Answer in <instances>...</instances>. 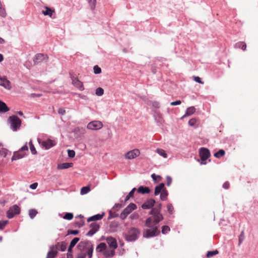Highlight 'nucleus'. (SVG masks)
Returning <instances> with one entry per match:
<instances>
[{
    "mask_svg": "<svg viewBox=\"0 0 258 258\" xmlns=\"http://www.w3.org/2000/svg\"><path fill=\"white\" fill-rule=\"evenodd\" d=\"M149 214L152 216L147 218L145 222V226L148 229H145L143 234V237L146 238L154 237L160 234V231L157 224L163 219L162 214L157 212L154 208L149 212Z\"/></svg>",
    "mask_w": 258,
    "mask_h": 258,
    "instance_id": "obj_1",
    "label": "nucleus"
},
{
    "mask_svg": "<svg viewBox=\"0 0 258 258\" xmlns=\"http://www.w3.org/2000/svg\"><path fill=\"white\" fill-rule=\"evenodd\" d=\"M140 234V230L134 227L128 228L126 232L123 233L124 238L127 242L136 241L139 238Z\"/></svg>",
    "mask_w": 258,
    "mask_h": 258,
    "instance_id": "obj_2",
    "label": "nucleus"
},
{
    "mask_svg": "<svg viewBox=\"0 0 258 258\" xmlns=\"http://www.w3.org/2000/svg\"><path fill=\"white\" fill-rule=\"evenodd\" d=\"M10 125V128L13 132H16L19 130L21 125V120L16 115L10 116L8 120Z\"/></svg>",
    "mask_w": 258,
    "mask_h": 258,
    "instance_id": "obj_3",
    "label": "nucleus"
},
{
    "mask_svg": "<svg viewBox=\"0 0 258 258\" xmlns=\"http://www.w3.org/2000/svg\"><path fill=\"white\" fill-rule=\"evenodd\" d=\"M28 150V147L26 142L18 151L14 152L11 159L12 161L17 160L25 157L28 155L26 153Z\"/></svg>",
    "mask_w": 258,
    "mask_h": 258,
    "instance_id": "obj_4",
    "label": "nucleus"
},
{
    "mask_svg": "<svg viewBox=\"0 0 258 258\" xmlns=\"http://www.w3.org/2000/svg\"><path fill=\"white\" fill-rule=\"evenodd\" d=\"M199 155L200 159H198V161L200 162L201 165H206L207 163L206 160L210 157L211 153L208 149L202 147L200 149Z\"/></svg>",
    "mask_w": 258,
    "mask_h": 258,
    "instance_id": "obj_5",
    "label": "nucleus"
},
{
    "mask_svg": "<svg viewBox=\"0 0 258 258\" xmlns=\"http://www.w3.org/2000/svg\"><path fill=\"white\" fill-rule=\"evenodd\" d=\"M137 208L136 205L134 203H130L121 213L119 217L124 220L126 219L127 216L134 210Z\"/></svg>",
    "mask_w": 258,
    "mask_h": 258,
    "instance_id": "obj_6",
    "label": "nucleus"
},
{
    "mask_svg": "<svg viewBox=\"0 0 258 258\" xmlns=\"http://www.w3.org/2000/svg\"><path fill=\"white\" fill-rule=\"evenodd\" d=\"M37 140L39 144L42 146V148L45 150H48L56 144V142L54 140L49 139L42 141H41L40 139H38Z\"/></svg>",
    "mask_w": 258,
    "mask_h": 258,
    "instance_id": "obj_7",
    "label": "nucleus"
},
{
    "mask_svg": "<svg viewBox=\"0 0 258 258\" xmlns=\"http://www.w3.org/2000/svg\"><path fill=\"white\" fill-rule=\"evenodd\" d=\"M59 245V242H57L54 245H51L49 247V250L47 252V256L46 258H54L57 254L58 246Z\"/></svg>",
    "mask_w": 258,
    "mask_h": 258,
    "instance_id": "obj_8",
    "label": "nucleus"
},
{
    "mask_svg": "<svg viewBox=\"0 0 258 258\" xmlns=\"http://www.w3.org/2000/svg\"><path fill=\"white\" fill-rule=\"evenodd\" d=\"M102 127V123L97 120L90 122L87 126V128L91 130H98L101 129Z\"/></svg>",
    "mask_w": 258,
    "mask_h": 258,
    "instance_id": "obj_9",
    "label": "nucleus"
},
{
    "mask_svg": "<svg viewBox=\"0 0 258 258\" xmlns=\"http://www.w3.org/2000/svg\"><path fill=\"white\" fill-rule=\"evenodd\" d=\"M140 155V151L139 149H133L125 154V158L127 159H133Z\"/></svg>",
    "mask_w": 258,
    "mask_h": 258,
    "instance_id": "obj_10",
    "label": "nucleus"
},
{
    "mask_svg": "<svg viewBox=\"0 0 258 258\" xmlns=\"http://www.w3.org/2000/svg\"><path fill=\"white\" fill-rule=\"evenodd\" d=\"M73 85L77 88L80 91H83L85 89L83 83L80 81L77 78L70 75Z\"/></svg>",
    "mask_w": 258,
    "mask_h": 258,
    "instance_id": "obj_11",
    "label": "nucleus"
},
{
    "mask_svg": "<svg viewBox=\"0 0 258 258\" xmlns=\"http://www.w3.org/2000/svg\"><path fill=\"white\" fill-rule=\"evenodd\" d=\"M106 241L110 248L115 250L117 248L118 245L116 239L112 236H108L106 238Z\"/></svg>",
    "mask_w": 258,
    "mask_h": 258,
    "instance_id": "obj_12",
    "label": "nucleus"
},
{
    "mask_svg": "<svg viewBox=\"0 0 258 258\" xmlns=\"http://www.w3.org/2000/svg\"><path fill=\"white\" fill-rule=\"evenodd\" d=\"M155 203L156 202L155 200L153 199H149L142 205L141 207L143 209H150L154 206Z\"/></svg>",
    "mask_w": 258,
    "mask_h": 258,
    "instance_id": "obj_13",
    "label": "nucleus"
},
{
    "mask_svg": "<svg viewBox=\"0 0 258 258\" xmlns=\"http://www.w3.org/2000/svg\"><path fill=\"white\" fill-rule=\"evenodd\" d=\"M104 216V213L103 212L102 214H97L94 215L90 217L87 219V222H90L91 221H96L97 220H100L102 219L103 216Z\"/></svg>",
    "mask_w": 258,
    "mask_h": 258,
    "instance_id": "obj_14",
    "label": "nucleus"
},
{
    "mask_svg": "<svg viewBox=\"0 0 258 258\" xmlns=\"http://www.w3.org/2000/svg\"><path fill=\"white\" fill-rule=\"evenodd\" d=\"M165 188V184L163 182L159 183L155 187L154 195L157 196Z\"/></svg>",
    "mask_w": 258,
    "mask_h": 258,
    "instance_id": "obj_15",
    "label": "nucleus"
},
{
    "mask_svg": "<svg viewBox=\"0 0 258 258\" xmlns=\"http://www.w3.org/2000/svg\"><path fill=\"white\" fill-rule=\"evenodd\" d=\"M102 254L105 258H111L115 255V251L113 249L109 250L106 248Z\"/></svg>",
    "mask_w": 258,
    "mask_h": 258,
    "instance_id": "obj_16",
    "label": "nucleus"
},
{
    "mask_svg": "<svg viewBox=\"0 0 258 258\" xmlns=\"http://www.w3.org/2000/svg\"><path fill=\"white\" fill-rule=\"evenodd\" d=\"M150 189L148 186H140L139 187V188L137 189V191L139 193L142 194H149L150 192Z\"/></svg>",
    "mask_w": 258,
    "mask_h": 258,
    "instance_id": "obj_17",
    "label": "nucleus"
},
{
    "mask_svg": "<svg viewBox=\"0 0 258 258\" xmlns=\"http://www.w3.org/2000/svg\"><path fill=\"white\" fill-rule=\"evenodd\" d=\"M195 111H196V108L194 106L189 107L186 109L184 115H183L181 118L182 119L184 117H185V116H190V115H192V114H194Z\"/></svg>",
    "mask_w": 258,
    "mask_h": 258,
    "instance_id": "obj_18",
    "label": "nucleus"
},
{
    "mask_svg": "<svg viewBox=\"0 0 258 258\" xmlns=\"http://www.w3.org/2000/svg\"><path fill=\"white\" fill-rule=\"evenodd\" d=\"M107 248V245L104 242L100 243L96 248L97 252L103 253L105 249Z\"/></svg>",
    "mask_w": 258,
    "mask_h": 258,
    "instance_id": "obj_19",
    "label": "nucleus"
},
{
    "mask_svg": "<svg viewBox=\"0 0 258 258\" xmlns=\"http://www.w3.org/2000/svg\"><path fill=\"white\" fill-rule=\"evenodd\" d=\"M45 58V55L42 53H38L35 55L34 59L35 64H37L43 61Z\"/></svg>",
    "mask_w": 258,
    "mask_h": 258,
    "instance_id": "obj_20",
    "label": "nucleus"
},
{
    "mask_svg": "<svg viewBox=\"0 0 258 258\" xmlns=\"http://www.w3.org/2000/svg\"><path fill=\"white\" fill-rule=\"evenodd\" d=\"M10 108L8 107L7 104L0 100V113H6L9 111Z\"/></svg>",
    "mask_w": 258,
    "mask_h": 258,
    "instance_id": "obj_21",
    "label": "nucleus"
},
{
    "mask_svg": "<svg viewBox=\"0 0 258 258\" xmlns=\"http://www.w3.org/2000/svg\"><path fill=\"white\" fill-rule=\"evenodd\" d=\"M80 240V238L78 237L74 238L71 241L70 245L68 247V252H71L72 248L76 245L77 242Z\"/></svg>",
    "mask_w": 258,
    "mask_h": 258,
    "instance_id": "obj_22",
    "label": "nucleus"
},
{
    "mask_svg": "<svg viewBox=\"0 0 258 258\" xmlns=\"http://www.w3.org/2000/svg\"><path fill=\"white\" fill-rule=\"evenodd\" d=\"M118 227V222L116 221H112L109 225V230L111 232L116 231L117 228Z\"/></svg>",
    "mask_w": 258,
    "mask_h": 258,
    "instance_id": "obj_23",
    "label": "nucleus"
},
{
    "mask_svg": "<svg viewBox=\"0 0 258 258\" xmlns=\"http://www.w3.org/2000/svg\"><path fill=\"white\" fill-rule=\"evenodd\" d=\"M73 166L72 163H63L61 164H59L57 165V168L58 169H68L70 167H71Z\"/></svg>",
    "mask_w": 258,
    "mask_h": 258,
    "instance_id": "obj_24",
    "label": "nucleus"
},
{
    "mask_svg": "<svg viewBox=\"0 0 258 258\" xmlns=\"http://www.w3.org/2000/svg\"><path fill=\"white\" fill-rule=\"evenodd\" d=\"M54 12V10L49 7H46L45 10L42 11V14L44 16H49L50 17H51Z\"/></svg>",
    "mask_w": 258,
    "mask_h": 258,
    "instance_id": "obj_25",
    "label": "nucleus"
},
{
    "mask_svg": "<svg viewBox=\"0 0 258 258\" xmlns=\"http://www.w3.org/2000/svg\"><path fill=\"white\" fill-rule=\"evenodd\" d=\"M160 198L162 201H166L167 199L168 192L167 190L165 188L163 190L160 194Z\"/></svg>",
    "mask_w": 258,
    "mask_h": 258,
    "instance_id": "obj_26",
    "label": "nucleus"
},
{
    "mask_svg": "<svg viewBox=\"0 0 258 258\" xmlns=\"http://www.w3.org/2000/svg\"><path fill=\"white\" fill-rule=\"evenodd\" d=\"M10 209L15 215H18L20 213V212H21L20 208L17 205H13Z\"/></svg>",
    "mask_w": 258,
    "mask_h": 258,
    "instance_id": "obj_27",
    "label": "nucleus"
},
{
    "mask_svg": "<svg viewBox=\"0 0 258 258\" xmlns=\"http://www.w3.org/2000/svg\"><path fill=\"white\" fill-rule=\"evenodd\" d=\"M90 245H93L91 243V242L89 240H85L84 241L80 242L78 246H82L83 248L87 247H90Z\"/></svg>",
    "mask_w": 258,
    "mask_h": 258,
    "instance_id": "obj_28",
    "label": "nucleus"
},
{
    "mask_svg": "<svg viewBox=\"0 0 258 258\" xmlns=\"http://www.w3.org/2000/svg\"><path fill=\"white\" fill-rule=\"evenodd\" d=\"M93 252V245H90V247H87L86 253L88 258H92Z\"/></svg>",
    "mask_w": 258,
    "mask_h": 258,
    "instance_id": "obj_29",
    "label": "nucleus"
},
{
    "mask_svg": "<svg viewBox=\"0 0 258 258\" xmlns=\"http://www.w3.org/2000/svg\"><path fill=\"white\" fill-rule=\"evenodd\" d=\"M235 47L237 48H241V49L245 50L246 48V45L243 42H239L235 44Z\"/></svg>",
    "mask_w": 258,
    "mask_h": 258,
    "instance_id": "obj_30",
    "label": "nucleus"
},
{
    "mask_svg": "<svg viewBox=\"0 0 258 258\" xmlns=\"http://www.w3.org/2000/svg\"><path fill=\"white\" fill-rule=\"evenodd\" d=\"M225 154V151L223 149H220L218 152L215 153L214 156L217 158H220L223 156Z\"/></svg>",
    "mask_w": 258,
    "mask_h": 258,
    "instance_id": "obj_31",
    "label": "nucleus"
},
{
    "mask_svg": "<svg viewBox=\"0 0 258 258\" xmlns=\"http://www.w3.org/2000/svg\"><path fill=\"white\" fill-rule=\"evenodd\" d=\"M38 212L36 210L32 209L29 211V216L30 218L33 219L37 214Z\"/></svg>",
    "mask_w": 258,
    "mask_h": 258,
    "instance_id": "obj_32",
    "label": "nucleus"
},
{
    "mask_svg": "<svg viewBox=\"0 0 258 258\" xmlns=\"http://www.w3.org/2000/svg\"><path fill=\"white\" fill-rule=\"evenodd\" d=\"M30 151L33 155L37 154V152L34 147L32 141H30L29 143Z\"/></svg>",
    "mask_w": 258,
    "mask_h": 258,
    "instance_id": "obj_33",
    "label": "nucleus"
},
{
    "mask_svg": "<svg viewBox=\"0 0 258 258\" xmlns=\"http://www.w3.org/2000/svg\"><path fill=\"white\" fill-rule=\"evenodd\" d=\"M90 191V188L88 186H84L81 189L80 194L82 195L87 194Z\"/></svg>",
    "mask_w": 258,
    "mask_h": 258,
    "instance_id": "obj_34",
    "label": "nucleus"
},
{
    "mask_svg": "<svg viewBox=\"0 0 258 258\" xmlns=\"http://www.w3.org/2000/svg\"><path fill=\"white\" fill-rule=\"evenodd\" d=\"M244 239H245L244 232V230H242L241 232V233L239 236V238H238V245L239 246L244 241Z\"/></svg>",
    "mask_w": 258,
    "mask_h": 258,
    "instance_id": "obj_35",
    "label": "nucleus"
},
{
    "mask_svg": "<svg viewBox=\"0 0 258 258\" xmlns=\"http://www.w3.org/2000/svg\"><path fill=\"white\" fill-rule=\"evenodd\" d=\"M170 231V227L167 225H164L162 227L161 232L163 234H166Z\"/></svg>",
    "mask_w": 258,
    "mask_h": 258,
    "instance_id": "obj_36",
    "label": "nucleus"
},
{
    "mask_svg": "<svg viewBox=\"0 0 258 258\" xmlns=\"http://www.w3.org/2000/svg\"><path fill=\"white\" fill-rule=\"evenodd\" d=\"M59 246H60V250L61 251H64L67 249V243L65 241H62L59 242V245L58 246V247Z\"/></svg>",
    "mask_w": 258,
    "mask_h": 258,
    "instance_id": "obj_37",
    "label": "nucleus"
},
{
    "mask_svg": "<svg viewBox=\"0 0 258 258\" xmlns=\"http://www.w3.org/2000/svg\"><path fill=\"white\" fill-rule=\"evenodd\" d=\"M219 253V251L217 250L209 251L206 254V256L207 257H211L216 254H217Z\"/></svg>",
    "mask_w": 258,
    "mask_h": 258,
    "instance_id": "obj_38",
    "label": "nucleus"
},
{
    "mask_svg": "<svg viewBox=\"0 0 258 258\" xmlns=\"http://www.w3.org/2000/svg\"><path fill=\"white\" fill-rule=\"evenodd\" d=\"M6 15L7 13L5 9L3 7L2 3H0V16L4 18Z\"/></svg>",
    "mask_w": 258,
    "mask_h": 258,
    "instance_id": "obj_39",
    "label": "nucleus"
},
{
    "mask_svg": "<svg viewBox=\"0 0 258 258\" xmlns=\"http://www.w3.org/2000/svg\"><path fill=\"white\" fill-rule=\"evenodd\" d=\"M88 3L89 4L91 10H94L96 4V0H88Z\"/></svg>",
    "mask_w": 258,
    "mask_h": 258,
    "instance_id": "obj_40",
    "label": "nucleus"
},
{
    "mask_svg": "<svg viewBox=\"0 0 258 258\" xmlns=\"http://www.w3.org/2000/svg\"><path fill=\"white\" fill-rule=\"evenodd\" d=\"M90 227L91 229L95 230L97 229V231L99 229L100 225L96 222H93L90 225Z\"/></svg>",
    "mask_w": 258,
    "mask_h": 258,
    "instance_id": "obj_41",
    "label": "nucleus"
},
{
    "mask_svg": "<svg viewBox=\"0 0 258 258\" xmlns=\"http://www.w3.org/2000/svg\"><path fill=\"white\" fill-rule=\"evenodd\" d=\"M95 94L98 96H101L104 94V90L101 87H98L96 89Z\"/></svg>",
    "mask_w": 258,
    "mask_h": 258,
    "instance_id": "obj_42",
    "label": "nucleus"
},
{
    "mask_svg": "<svg viewBox=\"0 0 258 258\" xmlns=\"http://www.w3.org/2000/svg\"><path fill=\"white\" fill-rule=\"evenodd\" d=\"M73 214L72 213H66L64 216L63 217V218L64 219L71 220L73 218Z\"/></svg>",
    "mask_w": 258,
    "mask_h": 258,
    "instance_id": "obj_43",
    "label": "nucleus"
},
{
    "mask_svg": "<svg viewBox=\"0 0 258 258\" xmlns=\"http://www.w3.org/2000/svg\"><path fill=\"white\" fill-rule=\"evenodd\" d=\"M119 216V215L115 212H113L111 210L109 212V216L108 219H111L114 218H116Z\"/></svg>",
    "mask_w": 258,
    "mask_h": 258,
    "instance_id": "obj_44",
    "label": "nucleus"
},
{
    "mask_svg": "<svg viewBox=\"0 0 258 258\" xmlns=\"http://www.w3.org/2000/svg\"><path fill=\"white\" fill-rule=\"evenodd\" d=\"M156 152L158 154H159L160 156H162L164 158L167 157V154L165 152V151L162 149H157Z\"/></svg>",
    "mask_w": 258,
    "mask_h": 258,
    "instance_id": "obj_45",
    "label": "nucleus"
},
{
    "mask_svg": "<svg viewBox=\"0 0 258 258\" xmlns=\"http://www.w3.org/2000/svg\"><path fill=\"white\" fill-rule=\"evenodd\" d=\"M151 177L155 182H157L161 180V177L160 175H156L155 173L151 175Z\"/></svg>",
    "mask_w": 258,
    "mask_h": 258,
    "instance_id": "obj_46",
    "label": "nucleus"
},
{
    "mask_svg": "<svg viewBox=\"0 0 258 258\" xmlns=\"http://www.w3.org/2000/svg\"><path fill=\"white\" fill-rule=\"evenodd\" d=\"M167 211L170 214H172L174 211V208L172 205L170 203L167 205Z\"/></svg>",
    "mask_w": 258,
    "mask_h": 258,
    "instance_id": "obj_47",
    "label": "nucleus"
},
{
    "mask_svg": "<svg viewBox=\"0 0 258 258\" xmlns=\"http://www.w3.org/2000/svg\"><path fill=\"white\" fill-rule=\"evenodd\" d=\"M8 222L9 221L8 220L0 221V230H3Z\"/></svg>",
    "mask_w": 258,
    "mask_h": 258,
    "instance_id": "obj_48",
    "label": "nucleus"
},
{
    "mask_svg": "<svg viewBox=\"0 0 258 258\" xmlns=\"http://www.w3.org/2000/svg\"><path fill=\"white\" fill-rule=\"evenodd\" d=\"M93 71H94V73L95 74H99L101 73V68L99 67H98L97 65H96L93 67Z\"/></svg>",
    "mask_w": 258,
    "mask_h": 258,
    "instance_id": "obj_49",
    "label": "nucleus"
},
{
    "mask_svg": "<svg viewBox=\"0 0 258 258\" xmlns=\"http://www.w3.org/2000/svg\"><path fill=\"white\" fill-rule=\"evenodd\" d=\"M15 215V214H14L10 209L7 212V216L9 219L13 218Z\"/></svg>",
    "mask_w": 258,
    "mask_h": 258,
    "instance_id": "obj_50",
    "label": "nucleus"
},
{
    "mask_svg": "<svg viewBox=\"0 0 258 258\" xmlns=\"http://www.w3.org/2000/svg\"><path fill=\"white\" fill-rule=\"evenodd\" d=\"M68 155L70 158H73L75 156V152L73 150H68Z\"/></svg>",
    "mask_w": 258,
    "mask_h": 258,
    "instance_id": "obj_51",
    "label": "nucleus"
},
{
    "mask_svg": "<svg viewBox=\"0 0 258 258\" xmlns=\"http://www.w3.org/2000/svg\"><path fill=\"white\" fill-rule=\"evenodd\" d=\"M97 232V229L93 230L90 229L86 234V235L87 236H93L95 233H96Z\"/></svg>",
    "mask_w": 258,
    "mask_h": 258,
    "instance_id": "obj_52",
    "label": "nucleus"
},
{
    "mask_svg": "<svg viewBox=\"0 0 258 258\" xmlns=\"http://www.w3.org/2000/svg\"><path fill=\"white\" fill-rule=\"evenodd\" d=\"M79 233V231L78 230H69L68 231V234H72L76 235Z\"/></svg>",
    "mask_w": 258,
    "mask_h": 258,
    "instance_id": "obj_53",
    "label": "nucleus"
},
{
    "mask_svg": "<svg viewBox=\"0 0 258 258\" xmlns=\"http://www.w3.org/2000/svg\"><path fill=\"white\" fill-rule=\"evenodd\" d=\"M166 185L168 186H170L172 182V178L169 176L167 175L166 177Z\"/></svg>",
    "mask_w": 258,
    "mask_h": 258,
    "instance_id": "obj_54",
    "label": "nucleus"
},
{
    "mask_svg": "<svg viewBox=\"0 0 258 258\" xmlns=\"http://www.w3.org/2000/svg\"><path fill=\"white\" fill-rule=\"evenodd\" d=\"M162 206V205L161 203H159L156 205V206L155 207H154V208L156 210L157 212H158V213H161Z\"/></svg>",
    "mask_w": 258,
    "mask_h": 258,
    "instance_id": "obj_55",
    "label": "nucleus"
},
{
    "mask_svg": "<svg viewBox=\"0 0 258 258\" xmlns=\"http://www.w3.org/2000/svg\"><path fill=\"white\" fill-rule=\"evenodd\" d=\"M194 80L199 83V84H204V82L203 81H202L201 80V79L200 77H198V76H194Z\"/></svg>",
    "mask_w": 258,
    "mask_h": 258,
    "instance_id": "obj_56",
    "label": "nucleus"
},
{
    "mask_svg": "<svg viewBox=\"0 0 258 258\" xmlns=\"http://www.w3.org/2000/svg\"><path fill=\"white\" fill-rule=\"evenodd\" d=\"M123 206V205L121 204H119V203H116L114 205V206H113V208L116 210H118L120 208H121Z\"/></svg>",
    "mask_w": 258,
    "mask_h": 258,
    "instance_id": "obj_57",
    "label": "nucleus"
},
{
    "mask_svg": "<svg viewBox=\"0 0 258 258\" xmlns=\"http://www.w3.org/2000/svg\"><path fill=\"white\" fill-rule=\"evenodd\" d=\"M188 123L190 126H193L195 125L196 119L195 118H192L188 121Z\"/></svg>",
    "mask_w": 258,
    "mask_h": 258,
    "instance_id": "obj_58",
    "label": "nucleus"
},
{
    "mask_svg": "<svg viewBox=\"0 0 258 258\" xmlns=\"http://www.w3.org/2000/svg\"><path fill=\"white\" fill-rule=\"evenodd\" d=\"M181 102L180 100H176L175 101L171 102L170 105L171 106L178 105H180L181 104Z\"/></svg>",
    "mask_w": 258,
    "mask_h": 258,
    "instance_id": "obj_59",
    "label": "nucleus"
},
{
    "mask_svg": "<svg viewBox=\"0 0 258 258\" xmlns=\"http://www.w3.org/2000/svg\"><path fill=\"white\" fill-rule=\"evenodd\" d=\"M138 215L136 213H133L132 215H131L130 218L131 220H134L138 218Z\"/></svg>",
    "mask_w": 258,
    "mask_h": 258,
    "instance_id": "obj_60",
    "label": "nucleus"
},
{
    "mask_svg": "<svg viewBox=\"0 0 258 258\" xmlns=\"http://www.w3.org/2000/svg\"><path fill=\"white\" fill-rule=\"evenodd\" d=\"M37 186L38 183L37 182H34L30 185V188L32 189H35L37 188Z\"/></svg>",
    "mask_w": 258,
    "mask_h": 258,
    "instance_id": "obj_61",
    "label": "nucleus"
},
{
    "mask_svg": "<svg viewBox=\"0 0 258 258\" xmlns=\"http://www.w3.org/2000/svg\"><path fill=\"white\" fill-rule=\"evenodd\" d=\"M223 187L224 188V189H228L229 187V183L228 181H226L225 182L223 185H222Z\"/></svg>",
    "mask_w": 258,
    "mask_h": 258,
    "instance_id": "obj_62",
    "label": "nucleus"
},
{
    "mask_svg": "<svg viewBox=\"0 0 258 258\" xmlns=\"http://www.w3.org/2000/svg\"><path fill=\"white\" fill-rule=\"evenodd\" d=\"M58 113L59 114L63 115L66 114V110L62 108H59L58 110Z\"/></svg>",
    "mask_w": 258,
    "mask_h": 258,
    "instance_id": "obj_63",
    "label": "nucleus"
},
{
    "mask_svg": "<svg viewBox=\"0 0 258 258\" xmlns=\"http://www.w3.org/2000/svg\"><path fill=\"white\" fill-rule=\"evenodd\" d=\"M152 106H153V107H154L155 108H158L160 107V104L158 102L154 101L152 103Z\"/></svg>",
    "mask_w": 258,
    "mask_h": 258,
    "instance_id": "obj_64",
    "label": "nucleus"
}]
</instances>
